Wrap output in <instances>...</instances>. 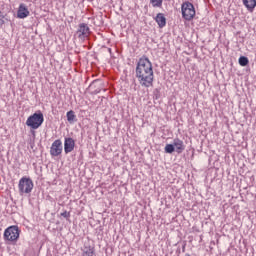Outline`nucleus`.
<instances>
[{
    "instance_id": "nucleus-7",
    "label": "nucleus",
    "mask_w": 256,
    "mask_h": 256,
    "mask_svg": "<svg viewBox=\"0 0 256 256\" xmlns=\"http://www.w3.org/2000/svg\"><path fill=\"white\" fill-rule=\"evenodd\" d=\"M29 15H30L29 8H27L25 4H20L17 11L18 19H26V17H29Z\"/></svg>"
},
{
    "instance_id": "nucleus-5",
    "label": "nucleus",
    "mask_w": 256,
    "mask_h": 256,
    "mask_svg": "<svg viewBox=\"0 0 256 256\" xmlns=\"http://www.w3.org/2000/svg\"><path fill=\"white\" fill-rule=\"evenodd\" d=\"M34 186L35 185L33 184V180H31V178L22 177L19 180V184H18V189H19L20 195H25V194L31 193V191H33Z\"/></svg>"
},
{
    "instance_id": "nucleus-15",
    "label": "nucleus",
    "mask_w": 256,
    "mask_h": 256,
    "mask_svg": "<svg viewBox=\"0 0 256 256\" xmlns=\"http://www.w3.org/2000/svg\"><path fill=\"white\" fill-rule=\"evenodd\" d=\"M238 63L241 65V67H247V65H249V58L241 56L238 60Z\"/></svg>"
},
{
    "instance_id": "nucleus-6",
    "label": "nucleus",
    "mask_w": 256,
    "mask_h": 256,
    "mask_svg": "<svg viewBox=\"0 0 256 256\" xmlns=\"http://www.w3.org/2000/svg\"><path fill=\"white\" fill-rule=\"evenodd\" d=\"M63 153V142L60 139L55 140L50 147L51 157H59Z\"/></svg>"
},
{
    "instance_id": "nucleus-12",
    "label": "nucleus",
    "mask_w": 256,
    "mask_h": 256,
    "mask_svg": "<svg viewBox=\"0 0 256 256\" xmlns=\"http://www.w3.org/2000/svg\"><path fill=\"white\" fill-rule=\"evenodd\" d=\"M78 33H79V37L89 36V26H87V24H85V23L80 24Z\"/></svg>"
},
{
    "instance_id": "nucleus-10",
    "label": "nucleus",
    "mask_w": 256,
    "mask_h": 256,
    "mask_svg": "<svg viewBox=\"0 0 256 256\" xmlns=\"http://www.w3.org/2000/svg\"><path fill=\"white\" fill-rule=\"evenodd\" d=\"M174 146V150L176 149V152L178 153H182L185 151V143H183V140L179 139V138H175L173 140V144Z\"/></svg>"
},
{
    "instance_id": "nucleus-14",
    "label": "nucleus",
    "mask_w": 256,
    "mask_h": 256,
    "mask_svg": "<svg viewBox=\"0 0 256 256\" xmlns=\"http://www.w3.org/2000/svg\"><path fill=\"white\" fill-rule=\"evenodd\" d=\"M243 5L246 6L248 11H253L256 7V0H243Z\"/></svg>"
},
{
    "instance_id": "nucleus-9",
    "label": "nucleus",
    "mask_w": 256,
    "mask_h": 256,
    "mask_svg": "<svg viewBox=\"0 0 256 256\" xmlns=\"http://www.w3.org/2000/svg\"><path fill=\"white\" fill-rule=\"evenodd\" d=\"M82 256H97L95 246L85 244L82 248Z\"/></svg>"
},
{
    "instance_id": "nucleus-16",
    "label": "nucleus",
    "mask_w": 256,
    "mask_h": 256,
    "mask_svg": "<svg viewBox=\"0 0 256 256\" xmlns=\"http://www.w3.org/2000/svg\"><path fill=\"white\" fill-rule=\"evenodd\" d=\"M152 7H163V0H150Z\"/></svg>"
},
{
    "instance_id": "nucleus-18",
    "label": "nucleus",
    "mask_w": 256,
    "mask_h": 256,
    "mask_svg": "<svg viewBox=\"0 0 256 256\" xmlns=\"http://www.w3.org/2000/svg\"><path fill=\"white\" fill-rule=\"evenodd\" d=\"M61 217H64V219H69V217H71V213L68 211H64L61 213Z\"/></svg>"
},
{
    "instance_id": "nucleus-1",
    "label": "nucleus",
    "mask_w": 256,
    "mask_h": 256,
    "mask_svg": "<svg viewBox=\"0 0 256 256\" xmlns=\"http://www.w3.org/2000/svg\"><path fill=\"white\" fill-rule=\"evenodd\" d=\"M136 78L141 87H153L155 74L153 73V64L147 57H141L136 66Z\"/></svg>"
},
{
    "instance_id": "nucleus-2",
    "label": "nucleus",
    "mask_w": 256,
    "mask_h": 256,
    "mask_svg": "<svg viewBox=\"0 0 256 256\" xmlns=\"http://www.w3.org/2000/svg\"><path fill=\"white\" fill-rule=\"evenodd\" d=\"M45 121V117L43 116V112L37 111L36 113L30 115L26 120L27 127L30 129H39L43 122Z\"/></svg>"
},
{
    "instance_id": "nucleus-3",
    "label": "nucleus",
    "mask_w": 256,
    "mask_h": 256,
    "mask_svg": "<svg viewBox=\"0 0 256 256\" xmlns=\"http://www.w3.org/2000/svg\"><path fill=\"white\" fill-rule=\"evenodd\" d=\"M181 13L185 21H193L196 15L195 6L193 3L186 1L181 5Z\"/></svg>"
},
{
    "instance_id": "nucleus-11",
    "label": "nucleus",
    "mask_w": 256,
    "mask_h": 256,
    "mask_svg": "<svg viewBox=\"0 0 256 256\" xmlns=\"http://www.w3.org/2000/svg\"><path fill=\"white\" fill-rule=\"evenodd\" d=\"M156 23L160 27V29H163L167 25V18H165L164 13H158L155 18Z\"/></svg>"
},
{
    "instance_id": "nucleus-4",
    "label": "nucleus",
    "mask_w": 256,
    "mask_h": 256,
    "mask_svg": "<svg viewBox=\"0 0 256 256\" xmlns=\"http://www.w3.org/2000/svg\"><path fill=\"white\" fill-rule=\"evenodd\" d=\"M19 235H21L19 226H9L4 231V240L9 241L10 243H15L16 241H19Z\"/></svg>"
},
{
    "instance_id": "nucleus-17",
    "label": "nucleus",
    "mask_w": 256,
    "mask_h": 256,
    "mask_svg": "<svg viewBox=\"0 0 256 256\" xmlns=\"http://www.w3.org/2000/svg\"><path fill=\"white\" fill-rule=\"evenodd\" d=\"M165 153H173L175 151V147L173 146V144H167L164 148Z\"/></svg>"
},
{
    "instance_id": "nucleus-13",
    "label": "nucleus",
    "mask_w": 256,
    "mask_h": 256,
    "mask_svg": "<svg viewBox=\"0 0 256 256\" xmlns=\"http://www.w3.org/2000/svg\"><path fill=\"white\" fill-rule=\"evenodd\" d=\"M66 117H67V121L70 124L75 123V121H77V115H75V111L70 110L66 113Z\"/></svg>"
},
{
    "instance_id": "nucleus-8",
    "label": "nucleus",
    "mask_w": 256,
    "mask_h": 256,
    "mask_svg": "<svg viewBox=\"0 0 256 256\" xmlns=\"http://www.w3.org/2000/svg\"><path fill=\"white\" fill-rule=\"evenodd\" d=\"M75 149V140L73 138H65L64 152L66 154L71 153Z\"/></svg>"
}]
</instances>
